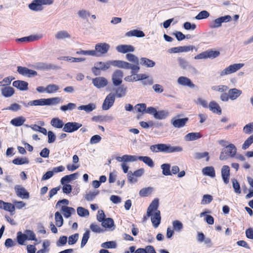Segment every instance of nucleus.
<instances>
[{"label": "nucleus", "instance_id": "obj_1", "mask_svg": "<svg viewBox=\"0 0 253 253\" xmlns=\"http://www.w3.org/2000/svg\"><path fill=\"white\" fill-rule=\"evenodd\" d=\"M159 200L157 199H154L149 205L147 211V215L151 217V220L153 226L155 228L159 226L161 223V216L160 211L158 210Z\"/></svg>", "mask_w": 253, "mask_h": 253}, {"label": "nucleus", "instance_id": "obj_2", "mask_svg": "<svg viewBox=\"0 0 253 253\" xmlns=\"http://www.w3.org/2000/svg\"><path fill=\"white\" fill-rule=\"evenodd\" d=\"M111 65H113L120 68H131L129 64L123 62V60H113L107 61L106 62H96L95 63L93 67L92 68L91 71L93 74L96 75V70H106L109 69Z\"/></svg>", "mask_w": 253, "mask_h": 253}, {"label": "nucleus", "instance_id": "obj_3", "mask_svg": "<svg viewBox=\"0 0 253 253\" xmlns=\"http://www.w3.org/2000/svg\"><path fill=\"white\" fill-rule=\"evenodd\" d=\"M150 150L153 152H164L171 153L173 152H181L183 148L179 146H171L169 144H158L150 146Z\"/></svg>", "mask_w": 253, "mask_h": 253}, {"label": "nucleus", "instance_id": "obj_4", "mask_svg": "<svg viewBox=\"0 0 253 253\" xmlns=\"http://www.w3.org/2000/svg\"><path fill=\"white\" fill-rule=\"evenodd\" d=\"M54 3V0H33L29 4L28 7L32 11L38 12L43 9V5H50Z\"/></svg>", "mask_w": 253, "mask_h": 253}, {"label": "nucleus", "instance_id": "obj_5", "mask_svg": "<svg viewBox=\"0 0 253 253\" xmlns=\"http://www.w3.org/2000/svg\"><path fill=\"white\" fill-rule=\"evenodd\" d=\"M237 149L233 144H230L225 147L221 152L219 159L223 161L227 160L229 157H233L236 155Z\"/></svg>", "mask_w": 253, "mask_h": 253}, {"label": "nucleus", "instance_id": "obj_6", "mask_svg": "<svg viewBox=\"0 0 253 253\" xmlns=\"http://www.w3.org/2000/svg\"><path fill=\"white\" fill-rule=\"evenodd\" d=\"M244 66V63H235L231 64L218 72L220 77L233 74L239 70Z\"/></svg>", "mask_w": 253, "mask_h": 253}, {"label": "nucleus", "instance_id": "obj_7", "mask_svg": "<svg viewBox=\"0 0 253 253\" xmlns=\"http://www.w3.org/2000/svg\"><path fill=\"white\" fill-rule=\"evenodd\" d=\"M126 58L128 61L134 63V64H132L129 62L123 61V62L129 64L130 66L131 67V68H124V69H130L132 71H135L136 72H138L140 70V67L138 65L139 59L136 56L132 53H129L126 54Z\"/></svg>", "mask_w": 253, "mask_h": 253}, {"label": "nucleus", "instance_id": "obj_8", "mask_svg": "<svg viewBox=\"0 0 253 253\" xmlns=\"http://www.w3.org/2000/svg\"><path fill=\"white\" fill-rule=\"evenodd\" d=\"M110 48V45L106 42H100L95 46L94 52L95 57H100L107 53Z\"/></svg>", "mask_w": 253, "mask_h": 253}, {"label": "nucleus", "instance_id": "obj_9", "mask_svg": "<svg viewBox=\"0 0 253 253\" xmlns=\"http://www.w3.org/2000/svg\"><path fill=\"white\" fill-rule=\"evenodd\" d=\"M116 95L113 93H110L107 95L103 103L102 108L103 110H108L111 108L115 102Z\"/></svg>", "mask_w": 253, "mask_h": 253}, {"label": "nucleus", "instance_id": "obj_10", "mask_svg": "<svg viewBox=\"0 0 253 253\" xmlns=\"http://www.w3.org/2000/svg\"><path fill=\"white\" fill-rule=\"evenodd\" d=\"M136 77L137 81H142L143 85H152L154 83V80L146 74H136Z\"/></svg>", "mask_w": 253, "mask_h": 253}, {"label": "nucleus", "instance_id": "obj_11", "mask_svg": "<svg viewBox=\"0 0 253 253\" xmlns=\"http://www.w3.org/2000/svg\"><path fill=\"white\" fill-rule=\"evenodd\" d=\"M123 72L120 70H116L112 74V80L115 86L120 85L122 83Z\"/></svg>", "mask_w": 253, "mask_h": 253}, {"label": "nucleus", "instance_id": "obj_12", "mask_svg": "<svg viewBox=\"0 0 253 253\" xmlns=\"http://www.w3.org/2000/svg\"><path fill=\"white\" fill-rule=\"evenodd\" d=\"M232 20L230 15H225L215 19L212 23L211 27L213 28H218L221 26L222 23H227Z\"/></svg>", "mask_w": 253, "mask_h": 253}, {"label": "nucleus", "instance_id": "obj_13", "mask_svg": "<svg viewBox=\"0 0 253 253\" xmlns=\"http://www.w3.org/2000/svg\"><path fill=\"white\" fill-rule=\"evenodd\" d=\"M82 126L81 124L77 122H68L64 126L63 130L67 132H73L77 130Z\"/></svg>", "mask_w": 253, "mask_h": 253}, {"label": "nucleus", "instance_id": "obj_14", "mask_svg": "<svg viewBox=\"0 0 253 253\" xmlns=\"http://www.w3.org/2000/svg\"><path fill=\"white\" fill-rule=\"evenodd\" d=\"M16 194L18 197L22 199L29 198V193L24 187L20 185H16L14 187Z\"/></svg>", "mask_w": 253, "mask_h": 253}, {"label": "nucleus", "instance_id": "obj_15", "mask_svg": "<svg viewBox=\"0 0 253 253\" xmlns=\"http://www.w3.org/2000/svg\"><path fill=\"white\" fill-rule=\"evenodd\" d=\"M92 83L97 88L105 87L108 84L107 80L103 77H96L92 79Z\"/></svg>", "mask_w": 253, "mask_h": 253}, {"label": "nucleus", "instance_id": "obj_16", "mask_svg": "<svg viewBox=\"0 0 253 253\" xmlns=\"http://www.w3.org/2000/svg\"><path fill=\"white\" fill-rule=\"evenodd\" d=\"M116 49L118 52L126 54L135 50V47L133 46L128 44L119 45L116 47Z\"/></svg>", "mask_w": 253, "mask_h": 253}, {"label": "nucleus", "instance_id": "obj_17", "mask_svg": "<svg viewBox=\"0 0 253 253\" xmlns=\"http://www.w3.org/2000/svg\"><path fill=\"white\" fill-rule=\"evenodd\" d=\"M177 82L178 84L182 86H188L191 88L195 87V84L192 82L191 80L184 76L179 77L177 79Z\"/></svg>", "mask_w": 253, "mask_h": 253}, {"label": "nucleus", "instance_id": "obj_18", "mask_svg": "<svg viewBox=\"0 0 253 253\" xmlns=\"http://www.w3.org/2000/svg\"><path fill=\"white\" fill-rule=\"evenodd\" d=\"M17 72L20 74L28 77H31L37 75V73L35 71L21 66H18L17 67Z\"/></svg>", "mask_w": 253, "mask_h": 253}, {"label": "nucleus", "instance_id": "obj_19", "mask_svg": "<svg viewBox=\"0 0 253 253\" xmlns=\"http://www.w3.org/2000/svg\"><path fill=\"white\" fill-rule=\"evenodd\" d=\"M194 47L192 45L172 47L168 50L169 53L187 52L193 50Z\"/></svg>", "mask_w": 253, "mask_h": 253}, {"label": "nucleus", "instance_id": "obj_20", "mask_svg": "<svg viewBox=\"0 0 253 253\" xmlns=\"http://www.w3.org/2000/svg\"><path fill=\"white\" fill-rule=\"evenodd\" d=\"M138 157L133 155H124L122 156H118L116 157V160L119 162H134L138 160Z\"/></svg>", "mask_w": 253, "mask_h": 253}, {"label": "nucleus", "instance_id": "obj_21", "mask_svg": "<svg viewBox=\"0 0 253 253\" xmlns=\"http://www.w3.org/2000/svg\"><path fill=\"white\" fill-rule=\"evenodd\" d=\"M221 176L223 182L225 184H228L229 182L230 168L229 166L224 165L221 169Z\"/></svg>", "mask_w": 253, "mask_h": 253}, {"label": "nucleus", "instance_id": "obj_22", "mask_svg": "<svg viewBox=\"0 0 253 253\" xmlns=\"http://www.w3.org/2000/svg\"><path fill=\"white\" fill-rule=\"evenodd\" d=\"M208 108L212 113L220 115L221 114V109L219 105L214 101H211L209 105Z\"/></svg>", "mask_w": 253, "mask_h": 253}, {"label": "nucleus", "instance_id": "obj_23", "mask_svg": "<svg viewBox=\"0 0 253 253\" xmlns=\"http://www.w3.org/2000/svg\"><path fill=\"white\" fill-rule=\"evenodd\" d=\"M242 93V90L236 88H231L228 90V94L231 100H234L239 97Z\"/></svg>", "mask_w": 253, "mask_h": 253}, {"label": "nucleus", "instance_id": "obj_24", "mask_svg": "<svg viewBox=\"0 0 253 253\" xmlns=\"http://www.w3.org/2000/svg\"><path fill=\"white\" fill-rule=\"evenodd\" d=\"M12 85L13 86L17 88L20 90H27L28 89V83L24 81H14Z\"/></svg>", "mask_w": 253, "mask_h": 253}, {"label": "nucleus", "instance_id": "obj_25", "mask_svg": "<svg viewBox=\"0 0 253 253\" xmlns=\"http://www.w3.org/2000/svg\"><path fill=\"white\" fill-rule=\"evenodd\" d=\"M59 60L67 61L72 63L74 62H84L86 60L85 58L83 57H73L71 56H61L58 58Z\"/></svg>", "mask_w": 253, "mask_h": 253}, {"label": "nucleus", "instance_id": "obj_26", "mask_svg": "<svg viewBox=\"0 0 253 253\" xmlns=\"http://www.w3.org/2000/svg\"><path fill=\"white\" fill-rule=\"evenodd\" d=\"M188 118H182L178 119H171V123L175 127L180 128L184 126L187 122L188 121Z\"/></svg>", "mask_w": 253, "mask_h": 253}, {"label": "nucleus", "instance_id": "obj_27", "mask_svg": "<svg viewBox=\"0 0 253 253\" xmlns=\"http://www.w3.org/2000/svg\"><path fill=\"white\" fill-rule=\"evenodd\" d=\"M26 122V119L23 116H19L10 121V124L16 127L22 126Z\"/></svg>", "mask_w": 253, "mask_h": 253}, {"label": "nucleus", "instance_id": "obj_28", "mask_svg": "<svg viewBox=\"0 0 253 253\" xmlns=\"http://www.w3.org/2000/svg\"><path fill=\"white\" fill-rule=\"evenodd\" d=\"M54 37L57 40H64L71 37L70 34L66 31L61 30L56 33Z\"/></svg>", "mask_w": 253, "mask_h": 253}, {"label": "nucleus", "instance_id": "obj_29", "mask_svg": "<svg viewBox=\"0 0 253 253\" xmlns=\"http://www.w3.org/2000/svg\"><path fill=\"white\" fill-rule=\"evenodd\" d=\"M1 95L5 97H10L14 93V89L10 86H5L1 89Z\"/></svg>", "mask_w": 253, "mask_h": 253}, {"label": "nucleus", "instance_id": "obj_30", "mask_svg": "<svg viewBox=\"0 0 253 253\" xmlns=\"http://www.w3.org/2000/svg\"><path fill=\"white\" fill-rule=\"evenodd\" d=\"M140 63L141 65L147 68L153 67L156 64V63L154 61L146 57L141 58L140 59Z\"/></svg>", "mask_w": 253, "mask_h": 253}, {"label": "nucleus", "instance_id": "obj_31", "mask_svg": "<svg viewBox=\"0 0 253 253\" xmlns=\"http://www.w3.org/2000/svg\"><path fill=\"white\" fill-rule=\"evenodd\" d=\"M96 109V105L94 103H89L85 105H81L78 107L79 110H84L86 113H90Z\"/></svg>", "mask_w": 253, "mask_h": 253}, {"label": "nucleus", "instance_id": "obj_32", "mask_svg": "<svg viewBox=\"0 0 253 253\" xmlns=\"http://www.w3.org/2000/svg\"><path fill=\"white\" fill-rule=\"evenodd\" d=\"M201 137V134L199 132H191L184 136V139L186 141H190L197 140Z\"/></svg>", "mask_w": 253, "mask_h": 253}, {"label": "nucleus", "instance_id": "obj_33", "mask_svg": "<svg viewBox=\"0 0 253 253\" xmlns=\"http://www.w3.org/2000/svg\"><path fill=\"white\" fill-rule=\"evenodd\" d=\"M202 173L204 175L214 178L215 176V170L212 167H206L202 169Z\"/></svg>", "mask_w": 253, "mask_h": 253}, {"label": "nucleus", "instance_id": "obj_34", "mask_svg": "<svg viewBox=\"0 0 253 253\" xmlns=\"http://www.w3.org/2000/svg\"><path fill=\"white\" fill-rule=\"evenodd\" d=\"M210 213V211H209L202 212L200 213V217L205 216V220L207 222V223L209 224L212 225L214 223V218L211 215L208 214Z\"/></svg>", "mask_w": 253, "mask_h": 253}, {"label": "nucleus", "instance_id": "obj_35", "mask_svg": "<svg viewBox=\"0 0 253 253\" xmlns=\"http://www.w3.org/2000/svg\"><path fill=\"white\" fill-rule=\"evenodd\" d=\"M127 37H136L138 38H142L145 36L143 31L138 30H133L129 31L126 34Z\"/></svg>", "mask_w": 253, "mask_h": 253}, {"label": "nucleus", "instance_id": "obj_36", "mask_svg": "<svg viewBox=\"0 0 253 253\" xmlns=\"http://www.w3.org/2000/svg\"><path fill=\"white\" fill-rule=\"evenodd\" d=\"M45 102L47 106L55 105L62 102V100L59 97H55L45 99Z\"/></svg>", "mask_w": 253, "mask_h": 253}, {"label": "nucleus", "instance_id": "obj_37", "mask_svg": "<svg viewBox=\"0 0 253 253\" xmlns=\"http://www.w3.org/2000/svg\"><path fill=\"white\" fill-rule=\"evenodd\" d=\"M64 216L66 217H69L72 214L75 213V210L71 207L62 206L61 208Z\"/></svg>", "mask_w": 253, "mask_h": 253}, {"label": "nucleus", "instance_id": "obj_38", "mask_svg": "<svg viewBox=\"0 0 253 253\" xmlns=\"http://www.w3.org/2000/svg\"><path fill=\"white\" fill-rule=\"evenodd\" d=\"M126 92L127 88L124 85H121L116 89V94L118 98L125 97L126 94Z\"/></svg>", "mask_w": 253, "mask_h": 253}, {"label": "nucleus", "instance_id": "obj_39", "mask_svg": "<svg viewBox=\"0 0 253 253\" xmlns=\"http://www.w3.org/2000/svg\"><path fill=\"white\" fill-rule=\"evenodd\" d=\"M169 116V112L166 110L156 111L154 118L157 120H164Z\"/></svg>", "mask_w": 253, "mask_h": 253}, {"label": "nucleus", "instance_id": "obj_40", "mask_svg": "<svg viewBox=\"0 0 253 253\" xmlns=\"http://www.w3.org/2000/svg\"><path fill=\"white\" fill-rule=\"evenodd\" d=\"M138 160L142 161L145 164L148 166L150 168H153L154 166V162L152 159L147 156H139L138 157Z\"/></svg>", "mask_w": 253, "mask_h": 253}, {"label": "nucleus", "instance_id": "obj_41", "mask_svg": "<svg viewBox=\"0 0 253 253\" xmlns=\"http://www.w3.org/2000/svg\"><path fill=\"white\" fill-rule=\"evenodd\" d=\"M50 124L52 126L58 128H61L64 126L63 121L58 118H53L50 122Z\"/></svg>", "mask_w": 253, "mask_h": 253}, {"label": "nucleus", "instance_id": "obj_42", "mask_svg": "<svg viewBox=\"0 0 253 253\" xmlns=\"http://www.w3.org/2000/svg\"><path fill=\"white\" fill-rule=\"evenodd\" d=\"M30 106H44L46 105L45 99L42 98L30 101L28 103Z\"/></svg>", "mask_w": 253, "mask_h": 253}, {"label": "nucleus", "instance_id": "obj_43", "mask_svg": "<svg viewBox=\"0 0 253 253\" xmlns=\"http://www.w3.org/2000/svg\"><path fill=\"white\" fill-rule=\"evenodd\" d=\"M59 89V86L54 84H49L46 86V93L51 94L56 92Z\"/></svg>", "mask_w": 253, "mask_h": 253}, {"label": "nucleus", "instance_id": "obj_44", "mask_svg": "<svg viewBox=\"0 0 253 253\" xmlns=\"http://www.w3.org/2000/svg\"><path fill=\"white\" fill-rule=\"evenodd\" d=\"M55 220L56 225L57 227H60L62 226L63 224V218L61 214L58 211L56 212L55 213Z\"/></svg>", "mask_w": 253, "mask_h": 253}, {"label": "nucleus", "instance_id": "obj_45", "mask_svg": "<svg viewBox=\"0 0 253 253\" xmlns=\"http://www.w3.org/2000/svg\"><path fill=\"white\" fill-rule=\"evenodd\" d=\"M78 175L77 173H75L70 175H65L61 179V183L63 185L66 182H69L72 180L75 179L76 176Z\"/></svg>", "mask_w": 253, "mask_h": 253}, {"label": "nucleus", "instance_id": "obj_46", "mask_svg": "<svg viewBox=\"0 0 253 253\" xmlns=\"http://www.w3.org/2000/svg\"><path fill=\"white\" fill-rule=\"evenodd\" d=\"M77 15L81 19H85L90 15V13L87 10L81 9L78 11Z\"/></svg>", "mask_w": 253, "mask_h": 253}, {"label": "nucleus", "instance_id": "obj_47", "mask_svg": "<svg viewBox=\"0 0 253 253\" xmlns=\"http://www.w3.org/2000/svg\"><path fill=\"white\" fill-rule=\"evenodd\" d=\"M161 168L162 169V173L164 175H171V173L170 172V166L169 164H162L161 166Z\"/></svg>", "mask_w": 253, "mask_h": 253}, {"label": "nucleus", "instance_id": "obj_48", "mask_svg": "<svg viewBox=\"0 0 253 253\" xmlns=\"http://www.w3.org/2000/svg\"><path fill=\"white\" fill-rule=\"evenodd\" d=\"M76 54L79 55H85V56H94L95 53L94 52V50H83L79 49L76 52Z\"/></svg>", "mask_w": 253, "mask_h": 253}, {"label": "nucleus", "instance_id": "obj_49", "mask_svg": "<svg viewBox=\"0 0 253 253\" xmlns=\"http://www.w3.org/2000/svg\"><path fill=\"white\" fill-rule=\"evenodd\" d=\"M76 107V104L73 103H69L67 105H64L60 107V110L63 112L72 111Z\"/></svg>", "mask_w": 253, "mask_h": 253}, {"label": "nucleus", "instance_id": "obj_50", "mask_svg": "<svg viewBox=\"0 0 253 253\" xmlns=\"http://www.w3.org/2000/svg\"><path fill=\"white\" fill-rule=\"evenodd\" d=\"M12 163L15 165L28 164L29 163L28 159L26 157L17 158L12 161Z\"/></svg>", "mask_w": 253, "mask_h": 253}, {"label": "nucleus", "instance_id": "obj_51", "mask_svg": "<svg viewBox=\"0 0 253 253\" xmlns=\"http://www.w3.org/2000/svg\"><path fill=\"white\" fill-rule=\"evenodd\" d=\"M211 90L218 92H223L228 89L227 86L225 85H213L211 87Z\"/></svg>", "mask_w": 253, "mask_h": 253}, {"label": "nucleus", "instance_id": "obj_52", "mask_svg": "<svg viewBox=\"0 0 253 253\" xmlns=\"http://www.w3.org/2000/svg\"><path fill=\"white\" fill-rule=\"evenodd\" d=\"M99 194L98 190H94L87 193L85 196V199L88 201H92Z\"/></svg>", "mask_w": 253, "mask_h": 253}, {"label": "nucleus", "instance_id": "obj_53", "mask_svg": "<svg viewBox=\"0 0 253 253\" xmlns=\"http://www.w3.org/2000/svg\"><path fill=\"white\" fill-rule=\"evenodd\" d=\"M173 229L176 232H180L183 227L182 223L177 220H175L172 222Z\"/></svg>", "mask_w": 253, "mask_h": 253}, {"label": "nucleus", "instance_id": "obj_54", "mask_svg": "<svg viewBox=\"0 0 253 253\" xmlns=\"http://www.w3.org/2000/svg\"><path fill=\"white\" fill-rule=\"evenodd\" d=\"M102 225L105 228H110L114 226V220L111 218H106L102 222Z\"/></svg>", "mask_w": 253, "mask_h": 253}, {"label": "nucleus", "instance_id": "obj_55", "mask_svg": "<svg viewBox=\"0 0 253 253\" xmlns=\"http://www.w3.org/2000/svg\"><path fill=\"white\" fill-rule=\"evenodd\" d=\"M135 71H132L131 70V74L125 77L124 80L126 82H137V78L136 77V74L135 73Z\"/></svg>", "mask_w": 253, "mask_h": 253}, {"label": "nucleus", "instance_id": "obj_56", "mask_svg": "<svg viewBox=\"0 0 253 253\" xmlns=\"http://www.w3.org/2000/svg\"><path fill=\"white\" fill-rule=\"evenodd\" d=\"M153 191V188L150 187L144 188L139 191V195L142 197H146L150 194Z\"/></svg>", "mask_w": 253, "mask_h": 253}, {"label": "nucleus", "instance_id": "obj_57", "mask_svg": "<svg viewBox=\"0 0 253 253\" xmlns=\"http://www.w3.org/2000/svg\"><path fill=\"white\" fill-rule=\"evenodd\" d=\"M3 210L10 212L13 215L15 213V207L11 203L6 202Z\"/></svg>", "mask_w": 253, "mask_h": 253}, {"label": "nucleus", "instance_id": "obj_58", "mask_svg": "<svg viewBox=\"0 0 253 253\" xmlns=\"http://www.w3.org/2000/svg\"><path fill=\"white\" fill-rule=\"evenodd\" d=\"M206 53L208 58H215L220 54L219 51L212 50H207Z\"/></svg>", "mask_w": 253, "mask_h": 253}, {"label": "nucleus", "instance_id": "obj_59", "mask_svg": "<svg viewBox=\"0 0 253 253\" xmlns=\"http://www.w3.org/2000/svg\"><path fill=\"white\" fill-rule=\"evenodd\" d=\"M213 197L212 196L208 194L204 195L201 201V204L202 205H206L210 204L212 200Z\"/></svg>", "mask_w": 253, "mask_h": 253}, {"label": "nucleus", "instance_id": "obj_60", "mask_svg": "<svg viewBox=\"0 0 253 253\" xmlns=\"http://www.w3.org/2000/svg\"><path fill=\"white\" fill-rule=\"evenodd\" d=\"M78 214L80 216H86L89 215V211L87 210L80 207L77 210Z\"/></svg>", "mask_w": 253, "mask_h": 253}, {"label": "nucleus", "instance_id": "obj_61", "mask_svg": "<svg viewBox=\"0 0 253 253\" xmlns=\"http://www.w3.org/2000/svg\"><path fill=\"white\" fill-rule=\"evenodd\" d=\"M101 246L103 248L113 249L116 248V243L114 241H109L102 243Z\"/></svg>", "mask_w": 253, "mask_h": 253}, {"label": "nucleus", "instance_id": "obj_62", "mask_svg": "<svg viewBox=\"0 0 253 253\" xmlns=\"http://www.w3.org/2000/svg\"><path fill=\"white\" fill-rule=\"evenodd\" d=\"M195 103L198 105H201L203 107L205 108H208V103L207 101L203 98H198L197 100L195 101Z\"/></svg>", "mask_w": 253, "mask_h": 253}, {"label": "nucleus", "instance_id": "obj_63", "mask_svg": "<svg viewBox=\"0 0 253 253\" xmlns=\"http://www.w3.org/2000/svg\"><path fill=\"white\" fill-rule=\"evenodd\" d=\"M253 143V134L251 135L243 143L242 149H247Z\"/></svg>", "mask_w": 253, "mask_h": 253}, {"label": "nucleus", "instance_id": "obj_64", "mask_svg": "<svg viewBox=\"0 0 253 253\" xmlns=\"http://www.w3.org/2000/svg\"><path fill=\"white\" fill-rule=\"evenodd\" d=\"M243 131L246 134L253 132V122L246 125L243 128Z\"/></svg>", "mask_w": 253, "mask_h": 253}]
</instances>
